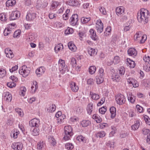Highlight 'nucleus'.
I'll return each instance as SVG.
<instances>
[{"instance_id":"obj_44","label":"nucleus","mask_w":150,"mask_h":150,"mask_svg":"<svg viewBox=\"0 0 150 150\" xmlns=\"http://www.w3.org/2000/svg\"><path fill=\"white\" fill-rule=\"evenodd\" d=\"M115 143L109 141L107 143V145L111 150H112L115 146Z\"/></svg>"},{"instance_id":"obj_57","label":"nucleus","mask_w":150,"mask_h":150,"mask_svg":"<svg viewBox=\"0 0 150 150\" xmlns=\"http://www.w3.org/2000/svg\"><path fill=\"white\" fill-rule=\"evenodd\" d=\"M70 63L73 67L76 66V63L75 58H72L71 59Z\"/></svg>"},{"instance_id":"obj_47","label":"nucleus","mask_w":150,"mask_h":150,"mask_svg":"<svg viewBox=\"0 0 150 150\" xmlns=\"http://www.w3.org/2000/svg\"><path fill=\"white\" fill-rule=\"evenodd\" d=\"M90 122L89 121L87 120H83L81 122V124L83 127H87L89 125Z\"/></svg>"},{"instance_id":"obj_29","label":"nucleus","mask_w":150,"mask_h":150,"mask_svg":"<svg viewBox=\"0 0 150 150\" xmlns=\"http://www.w3.org/2000/svg\"><path fill=\"white\" fill-rule=\"evenodd\" d=\"M110 110L111 114V117L113 118L116 116V108L114 107H112L110 108Z\"/></svg>"},{"instance_id":"obj_60","label":"nucleus","mask_w":150,"mask_h":150,"mask_svg":"<svg viewBox=\"0 0 150 150\" xmlns=\"http://www.w3.org/2000/svg\"><path fill=\"white\" fill-rule=\"evenodd\" d=\"M76 139L79 142H84L85 141V138L81 135L78 136L76 138Z\"/></svg>"},{"instance_id":"obj_6","label":"nucleus","mask_w":150,"mask_h":150,"mask_svg":"<svg viewBox=\"0 0 150 150\" xmlns=\"http://www.w3.org/2000/svg\"><path fill=\"white\" fill-rule=\"evenodd\" d=\"M96 27L97 32L100 33L103 32V24L100 20L99 19L97 21Z\"/></svg>"},{"instance_id":"obj_35","label":"nucleus","mask_w":150,"mask_h":150,"mask_svg":"<svg viewBox=\"0 0 150 150\" xmlns=\"http://www.w3.org/2000/svg\"><path fill=\"white\" fill-rule=\"evenodd\" d=\"M142 34L140 32H137L134 35V40L136 41H139L141 37L142 36Z\"/></svg>"},{"instance_id":"obj_31","label":"nucleus","mask_w":150,"mask_h":150,"mask_svg":"<svg viewBox=\"0 0 150 150\" xmlns=\"http://www.w3.org/2000/svg\"><path fill=\"white\" fill-rule=\"evenodd\" d=\"M63 48V45L61 43H59L57 44L54 47V50L57 53L61 49Z\"/></svg>"},{"instance_id":"obj_20","label":"nucleus","mask_w":150,"mask_h":150,"mask_svg":"<svg viewBox=\"0 0 150 150\" xmlns=\"http://www.w3.org/2000/svg\"><path fill=\"white\" fill-rule=\"evenodd\" d=\"M140 125L139 120H136L135 122L134 125H132L131 127L132 129L134 131L137 130L139 128Z\"/></svg>"},{"instance_id":"obj_4","label":"nucleus","mask_w":150,"mask_h":150,"mask_svg":"<svg viewBox=\"0 0 150 150\" xmlns=\"http://www.w3.org/2000/svg\"><path fill=\"white\" fill-rule=\"evenodd\" d=\"M59 70L62 72V73H64L65 71H68V68L65 63L64 61L60 59L59 61Z\"/></svg>"},{"instance_id":"obj_50","label":"nucleus","mask_w":150,"mask_h":150,"mask_svg":"<svg viewBox=\"0 0 150 150\" xmlns=\"http://www.w3.org/2000/svg\"><path fill=\"white\" fill-rule=\"evenodd\" d=\"M90 17L84 18L82 17L81 19V22L83 23H85L88 22L90 20Z\"/></svg>"},{"instance_id":"obj_45","label":"nucleus","mask_w":150,"mask_h":150,"mask_svg":"<svg viewBox=\"0 0 150 150\" xmlns=\"http://www.w3.org/2000/svg\"><path fill=\"white\" fill-rule=\"evenodd\" d=\"M0 20L4 22L7 20L6 15L4 13L0 14Z\"/></svg>"},{"instance_id":"obj_34","label":"nucleus","mask_w":150,"mask_h":150,"mask_svg":"<svg viewBox=\"0 0 150 150\" xmlns=\"http://www.w3.org/2000/svg\"><path fill=\"white\" fill-rule=\"evenodd\" d=\"M47 111L48 112H52L56 109V106L55 105H52L47 108Z\"/></svg>"},{"instance_id":"obj_53","label":"nucleus","mask_w":150,"mask_h":150,"mask_svg":"<svg viewBox=\"0 0 150 150\" xmlns=\"http://www.w3.org/2000/svg\"><path fill=\"white\" fill-rule=\"evenodd\" d=\"M147 38V36L146 35H142L141 38L140 40V43H144Z\"/></svg>"},{"instance_id":"obj_22","label":"nucleus","mask_w":150,"mask_h":150,"mask_svg":"<svg viewBox=\"0 0 150 150\" xmlns=\"http://www.w3.org/2000/svg\"><path fill=\"white\" fill-rule=\"evenodd\" d=\"M70 87L72 91L74 92H77L79 89V87L76 83L74 82H72L70 84Z\"/></svg>"},{"instance_id":"obj_48","label":"nucleus","mask_w":150,"mask_h":150,"mask_svg":"<svg viewBox=\"0 0 150 150\" xmlns=\"http://www.w3.org/2000/svg\"><path fill=\"white\" fill-rule=\"evenodd\" d=\"M39 129L38 128H34L32 131V134L34 136H37L39 134Z\"/></svg>"},{"instance_id":"obj_62","label":"nucleus","mask_w":150,"mask_h":150,"mask_svg":"<svg viewBox=\"0 0 150 150\" xmlns=\"http://www.w3.org/2000/svg\"><path fill=\"white\" fill-rule=\"evenodd\" d=\"M73 32V28H68L65 31V33L66 34H69L72 33Z\"/></svg>"},{"instance_id":"obj_19","label":"nucleus","mask_w":150,"mask_h":150,"mask_svg":"<svg viewBox=\"0 0 150 150\" xmlns=\"http://www.w3.org/2000/svg\"><path fill=\"white\" fill-rule=\"evenodd\" d=\"M89 33L90 37L92 40H96L98 39L96 36V32L94 30L92 29H90L89 31Z\"/></svg>"},{"instance_id":"obj_38","label":"nucleus","mask_w":150,"mask_h":150,"mask_svg":"<svg viewBox=\"0 0 150 150\" xmlns=\"http://www.w3.org/2000/svg\"><path fill=\"white\" fill-rule=\"evenodd\" d=\"M14 110L20 116L22 117L23 116V113L21 109L19 108H15Z\"/></svg>"},{"instance_id":"obj_63","label":"nucleus","mask_w":150,"mask_h":150,"mask_svg":"<svg viewBox=\"0 0 150 150\" xmlns=\"http://www.w3.org/2000/svg\"><path fill=\"white\" fill-rule=\"evenodd\" d=\"M144 120L146 123L149 125H150V119L149 117L146 115L144 116Z\"/></svg>"},{"instance_id":"obj_33","label":"nucleus","mask_w":150,"mask_h":150,"mask_svg":"<svg viewBox=\"0 0 150 150\" xmlns=\"http://www.w3.org/2000/svg\"><path fill=\"white\" fill-rule=\"evenodd\" d=\"M66 116L64 115H62V116L57 118V123L58 124L62 123L64 122V120Z\"/></svg>"},{"instance_id":"obj_59","label":"nucleus","mask_w":150,"mask_h":150,"mask_svg":"<svg viewBox=\"0 0 150 150\" xmlns=\"http://www.w3.org/2000/svg\"><path fill=\"white\" fill-rule=\"evenodd\" d=\"M35 37L32 35H29L27 38V40L28 41H33L35 40Z\"/></svg>"},{"instance_id":"obj_46","label":"nucleus","mask_w":150,"mask_h":150,"mask_svg":"<svg viewBox=\"0 0 150 150\" xmlns=\"http://www.w3.org/2000/svg\"><path fill=\"white\" fill-rule=\"evenodd\" d=\"M6 74V71L3 69H0V78H2L4 77Z\"/></svg>"},{"instance_id":"obj_18","label":"nucleus","mask_w":150,"mask_h":150,"mask_svg":"<svg viewBox=\"0 0 150 150\" xmlns=\"http://www.w3.org/2000/svg\"><path fill=\"white\" fill-rule=\"evenodd\" d=\"M128 55L129 56H132L133 57L135 56L137 54V52L134 48H130L127 51Z\"/></svg>"},{"instance_id":"obj_16","label":"nucleus","mask_w":150,"mask_h":150,"mask_svg":"<svg viewBox=\"0 0 150 150\" xmlns=\"http://www.w3.org/2000/svg\"><path fill=\"white\" fill-rule=\"evenodd\" d=\"M5 52L6 57L10 58H12L14 56V55L12 51L9 48H6L5 49Z\"/></svg>"},{"instance_id":"obj_14","label":"nucleus","mask_w":150,"mask_h":150,"mask_svg":"<svg viewBox=\"0 0 150 150\" xmlns=\"http://www.w3.org/2000/svg\"><path fill=\"white\" fill-rule=\"evenodd\" d=\"M36 14L34 13L28 12L26 16V19L28 21H33L36 17Z\"/></svg>"},{"instance_id":"obj_56","label":"nucleus","mask_w":150,"mask_h":150,"mask_svg":"<svg viewBox=\"0 0 150 150\" xmlns=\"http://www.w3.org/2000/svg\"><path fill=\"white\" fill-rule=\"evenodd\" d=\"M59 5V3L57 1L53 2L51 5V8L52 9L56 8Z\"/></svg>"},{"instance_id":"obj_24","label":"nucleus","mask_w":150,"mask_h":150,"mask_svg":"<svg viewBox=\"0 0 150 150\" xmlns=\"http://www.w3.org/2000/svg\"><path fill=\"white\" fill-rule=\"evenodd\" d=\"M68 46L69 49L72 51H75L77 50L76 47L72 42L68 43Z\"/></svg>"},{"instance_id":"obj_51","label":"nucleus","mask_w":150,"mask_h":150,"mask_svg":"<svg viewBox=\"0 0 150 150\" xmlns=\"http://www.w3.org/2000/svg\"><path fill=\"white\" fill-rule=\"evenodd\" d=\"M111 31V27L110 26H108L105 29V31L104 32V34L105 35H109Z\"/></svg>"},{"instance_id":"obj_27","label":"nucleus","mask_w":150,"mask_h":150,"mask_svg":"<svg viewBox=\"0 0 150 150\" xmlns=\"http://www.w3.org/2000/svg\"><path fill=\"white\" fill-rule=\"evenodd\" d=\"M4 98L8 102L11 101L12 99V95L9 92H6L4 93Z\"/></svg>"},{"instance_id":"obj_58","label":"nucleus","mask_w":150,"mask_h":150,"mask_svg":"<svg viewBox=\"0 0 150 150\" xmlns=\"http://www.w3.org/2000/svg\"><path fill=\"white\" fill-rule=\"evenodd\" d=\"M11 30L8 28H5L4 31V33L5 36L8 35L11 33Z\"/></svg>"},{"instance_id":"obj_36","label":"nucleus","mask_w":150,"mask_h":150,"mask_svg":"<svg viewBox=\"0 0 150 150\" xmlns=\"http://www.w3.org/2000/svg\"><path fill=\"white\" fill-rule=\"evenodd\" d=\"M93 104L91 103L88 104L87 109L88 113L90 115L92 111Z\"/></svg>"},{"instance_id":"obj_13","label":"nucleus","mask_w":150,"mask_h":150,"mask_svg":"<svg viewBox=\"0 0 150 150\" xmlns=\"http://www.w3.org/2000/svg\"><path fill=\"white\" fill-rule=\"evenodd\" d=\"M114 70H112L111 79L112 81L115 82H118L120 80V78L119 75L116 72H113Z\"/></svg>"},{"instance_id":"obj_52","label":"nucleus","mask_w":150,"mask_h":150,"mask_svg":"<svg viewBox=\"0 0 150 150\" xmlns=\"http://www.w3.org/2000/svg\"><path fill=\"white\" fill-rule=\"evenodd\" d=\"M107 110V108L105 106L102 107L99 109V112L102 114H105Z\"/></svg>"},{"instance_id":"obj_30","label":"nucleus","mask_w":150,"mask_h":150,"mask_svg":"<svg viewBox=\"0 0 150 150\" xmlns=\"http://www.w3.org/2000/svg\"><path fill=\"white\" fill-rule=\"evenodd\" d=\"M16 3L15 0H8L6 2V5L7 7L12 6H14Z\"/></svg>"},{"instance_id":"obj_23","label":"nucleus","mask_w":150,"mask_h":150,"mask_svg":"<svg viewBox=\"0 0 150 150\" xmlns=\"http://www.w3.org/2000/svg\"><path fill=\"white\" fill-rule=\"evenodd\" d=\"M67 4L69 5L72 6H78L79 4L77 1L75 0H69L67 2Z\"/></svg>"},{"instance_id":"obj_55","label":"nucleus","mask_w":150,"mask_h":150,"mask_svg":"<svg viewBox=\"0 0 150 150\" xmlns=\"http://www.w3.org/2000/svg\"><path fill=\"white\" fill-rule=\"evenodd\" d=\"M21 32V31L20 30H16L13 34V37L16 38L19 37Z\"/></svg>"},{"instance_id":"obj_5","label":"nucleus","mask_w":150,"mask_h":150,"mask_svg":"<svg viewBox=\"0 0 150 150\" xmlns=\"http://www.w3.org/2000/svg\"><path fill=\"white\" fill-rule=\"evenodd\" d=\"M115 100L117 104L122 105L125 103V98L123 95L118 94L115 96Z\"/></svg>"},{"instance_id":"obj_49","label":"nucleus","mask_w":150,"mask_h":150,"mask_svg":"<svg viewBox=\"0 0 150 150\" xmlns=\"http://www.w3.org/2000/svg\"><path fill=\"white\" fill-rule=\"evenodd\" d=\"M65 147L67 149L69 150L73 149L74 148V146L71 143H68L66 144Z\"/></svg>"},{"instance_id":"obj_64","label":"nucleus","mask_w":150,"mask_h":150,"mask_svg":"<svg viewBox=\"0 0 150 150\" xmlns=\"http://www.w3.org/2000/svg\"><path fill=\"white\" fill-rule=\"evenodd\" d=\"M143 59L145 62L150 64V57L149 56L146 55L144 57Z\"/></svg>"},{"instance_id":"obj_32","label":"nucleus","mask_w":150,"mask_h":150,"mask_svg":"<svg viewBox=\"0 0 150 150\" xmlns=\"http://www.w3.org/2000/svg\"><path fill=\"white\" fill-rule=\"evenodd\" d=\"M96 82L98 84H100L102 83L104 80L103 76H98L96 77Z\"/></svg>"},{"instance_id":"obj_8","label":"nucleus","mask_w":150,"mask_h":150,"mask_svg":"<svg viewBox=\"0 0 150 150\" xmlns=\"http://www.w3.org/2000/svg\"><path fill=\"white\" fill-rule=\"evenodd\" d=\"M78 15L77 14H73L70 19V24L73 26L76 25L78 21Z\"/></svg>"},{"instance_id":"obj_40","label":"nucleus","mask_w":150,"mask_h":150,"mask_svg":"<svg viewBox=\"0 0 150 150\" xmlns=\"http://www.w3.org/2000/svg\"><path fill=\"white\" fill-rule=\"evenodd\" d=\"M96 70V68L94 66H91L89 68V73L91 74H94Z\"/></svg>"},{"instance_id":"obj_15","label":"nucleus","mask_w":150,"mask_h":150,"mask_svg":"<svg viewBox=\"0 0 150 150\" xmlns=\"http://www.w3.org/2000/svg\"><path fill=\"white\" fill-rule=\"evenodd\" d=\"M45 69L43 67L38 68L36 70V74L38 77H40L45 72Z\"/></svg>"},{"instance_id":"obj_1","label":"nucleus","mask_w":150,"mask_h":150,"mask_svg":"<svg viewBox=\"0 0 150 150\" xmlns=\"http://www.w3.org/2000/svg\"><path fill=\"white\" fill-rule=\"evenodd\" d=\"M149 11L146 9L142 8L138 13L137 20L139 22L145 24L148 21Z\"/></svg>"},{"instance_id":"obj_28","label":"nucleus","mask_w":150,"mask_h":150,"mask_svg":"<svg viewBox=\"0 0 150 150\" xmlns=\"http://www.w3.org/2000/svg\"><path fill=\"white\" fill-rule=\"evenodd\" d=\"M90 95L91 98L94 100H98L100 98V96L98 94L94 93L91 92H90Z\"/></svg>"},{"instance_id":"obj_9","label":"nucleus","mask_w":150,"mask_h":150,"mask_svg":"<svg viewBox=\"0 0 150 150\" xmlns=\"http://www.w3.org/2000/svg\"><path fill=\"white\" fill-rule=\"evenodd\" d=\"M40 121L36 118H34L29 122L30 126L32 127L38 128L40 125Z\"/></svg>"},{"instance_id":"obj_17","label":"nucleus","mask_w":150,"mask_h":150,"mask_svg":"<svg viewBox=\"0 0 150 150\" xmlns=\"http://www.w3.org/2000/svg\"><path fill=\"white\" fill-rule=\"evenodd\" d=\"M47 3L46 2H42L38 0L37 1L36 7L38 8H45L47 6Z\"/></svg>"},{"instance_id":"obj_41","label":"nucleus","mask_w":150,"mask_h":150,"mask_svg":"<svg viewBox=\"0 0 150 150\" xmlns=\"http://www.w3.org/2000/svg\"><path fill=\"white\" fill-rule=\"evenodd\" d=\"M49 141L53 146H54L56 144V142L54 138L52 136L49 137Z\"/></svg>"},{"instance_id":"obj_37","label":"nucleus","mask_w":150,"mask_h":150,"mask_svg":"<svg viewBox=\"0 0 150 150\" xmlns=\"http://www.w3.org/2000/svg\"><path fill=\"white\" fill-rule=\"evenodd\" d=\"M45 145V143L44 142L40 141L37 144V148L38 149L41 150L44 147Z\"/></svg>"},{"instance_id":"obj_43","label":"nucleus","mask_w":150,"mask_h":150,"mask_svg":"<svg viewBox=\"0 0 150 150\" xmlns=\"http://www.w3.org/2000/svg\"><path fill=\"white\" fill-rule=\"evenodd\" d=\"M120 59L119 57L118 56H115L114 57V59L113 60V62H111V64H109L111 65L113 62L114 64H117L119 63L120 62Z\"/></svg>"},{"instance_id":"obj_42","label":"nucleus","mask_w":150,"mask_h":150,"mask_svg":"<svg viewBox=\"0 0 150 150\" xmlns=\"http://www.w3.org/2000/svg\"><path fill=\"white\" fill-rule=\"evenodd\" d=\"M106 134L104 131H101L96 134V136L97 137H103L105 136Z\"/></svg>"},{"instance_id":"obj_25","label":"nucleus","mask_w":150,"mask_h":150,"mask_svg":"<svg viewBox=\"0 0 150 150\" xmlns=\"http://www.w3.org/2000/svg\"><path fill=\"white\" fill-rule=\"evenodd\" d=\"M127 64L131 68H133L135 66V62L129 58L127 59Z\"/></svg>"},{"instance_id":"obj_61","label":"nucleus","mask_w":150,"mask_h":150,"mask_svg":"<svg viewBox=\"0 0 150 150\" xmlns=\"http://www.w3.org/2000/svg\"><path fill=\"white\" fill-rule=\"evenodd\" d=\"M125 72V68L123 67H121L119 68V73L122 75H123Z\"/></svg>"},{"instance_id":"obj_12","label":"nucleus","mask_w":150,"mask_h":150,"mask_svg":"<svg viewBox=\"0 0 150 150\" xmlns=\"http://www.w3.org/2000/svg\"><path fill=\"white\" fill-rule=\"evenodd\" d=\"M22 145L20 142H14L12 144L11 147L14 150H21Z\"/></svg>"},{"instance_id":"obj_26","label":"nucleus","mask_w":150,"mask_h":150,"mask_svg":"<svg viewBox=\"0 0 150 150\" xmlns=\"http://www.w3.org/2000/svg\"><path fill=\"white\" fill-rule=\"evenodd\" d=\"M129 101L132 103H133L135 100V96L132 95V93H129L128 96Z\"/></svg>"},{"instance_id":"obj_2","label":"nucleus","mask_w":150,"mask_h":150,"mask_svg":"<svg viewBox=\"0 0 150 150\" xmlns=\"http://www.w3.org/2000/svg\"><path fill=\"white\" fill-rule=\"evenodd\" d=\"M64 139L66 141L69 139L70 137L73 135L72 128L70 126H65L64 128Z\"/></svg>"},{"instance_id":"obj_10","label":"nucleus","mask_w":150,"mask_h":150,"mask_svg":"<svg viewBox=\"0 0 150 150\" xmlns=\"http://www.w3.org/2000/svg\"><path fill=\"white\" fill-rule=\"evenodd\" d=\"M20 16V12L18 11H16L12 12L10 17V20H13L19 18Z\"/></svg>"},{"instance_id":"obj_21","label":"nucleus","mask_w":150,"mask_h":150,"mask_svg":"<svg viewBox=\"0 0 150 150\" xmlns=\"http://www.w3.org/2000/svg\"><path fill=\"white\" fill-rule=\"evenodd\" d=\"M88 54L91 56H94L96 55L97 52L95 49L90 47H88L87 49Z\"/></svg>"},{"instance_id":"obj_3","label":"nucleus","mask_w":150,"mask_h":150,"mask_svg":"<svg viewBox=\"0 0 150 150\" xmlns=\"http://www.w3.org/2000/svg\"><path fill=\"white\" fill-rule=\"evenodd\" d=\"M19 73L23 77H26L30 73V71L26 66L23 65L20 68Z\"/></svg>"},{"instance_id":"obj_11","label":"nucleus","mask_w":150,"mask_h":150,"mask_svg":"<svg viewBox=\"0 0 150 150\" xmlns=\"http://www.w3.org/2000/svg\"><path fill=\"white\" fill-rule=\"evenodd\" d=\"M38 85L37 82L35 81H33L31 83V92L32 93H34L38 89Z\"/></svg>"},{"instance_id":"obj_54","label":"nucleus","mask_w":150,"mask_h":150,"mask_svg":"<svg viewBox=\"0 0 150 150\" xmlns=\"http://www.w3.org/2000/svg\"><path fill=\"white\" fill-rule=\"evenodd\" d=\"M20 90L21 91L20 94L23 96H24L26 91V88L25 87H22L21 88Z\"/></svg>"},{"instance_id":"obj_39","label":"nucleus","mask_w":150,"mask_h":150,"mask_svg":"<svg viewBox=\"0 0 150 150\" xmlns=\"http://www.w3.org/2000/svg\"><path fill=\"white\" fill-rule=\"evenodd\" d=\"M19 133V132L18 131H17L16 129H15L11 134V137H13L14 138H16Z\"/></svg>"},{"instance_id":"obj_7","label":"nucleus","mask_w":150,"mask_h":150,"mask_svg":"<svg viewBox=\"0 0 150 150\" xmlns=\"http://www.w3.org/2000/svg\"><path fill=\"white\" fill-rule=\"evenodd\" d=\"M125 9L122 6L117 7L116 9V13L117 15L118 16H122L125 13Z\"/></svg>"}]
</instances>
